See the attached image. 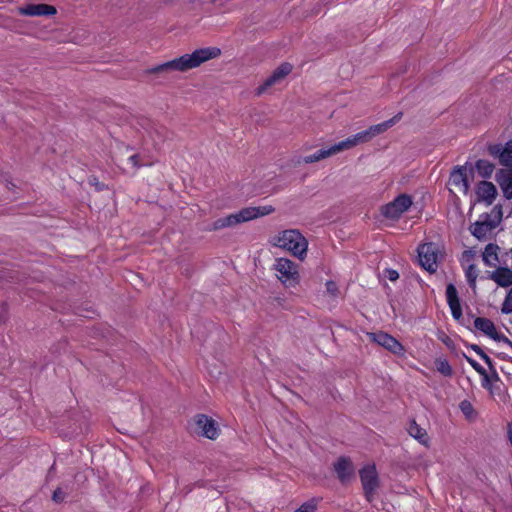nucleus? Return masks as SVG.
<instances>
[{
	"label": "nucleus",
	"mask_w": 512,
	"mask_h": 512,
	"mask_svg": "<svg viewBox=\"0 0 512 512\" xmlns=\"http://www.w3.org/2000/svg\"><path fill=\"white\" fill-rule=\"evenodd\" d=\"M465 277L470 287L475 288L478 277V269L474 264H470L465 269Z\"/></svg>",
	"instance_id": "bb28decb"
},
{
	"label": "nucleus",
	"mask_w": 512,
	"mask_h": 512,
	"mask_svg": "<svg viewBox=\"0 0 512 512\" xmlns=\"http://www.w3.org/2000/svg\"><path fill=\"white\" fill-rule=\"evenodd\" d=\"M316 509H317V501L315 499H311V500H308L307 502H304L294 512H315Z\"/></svg>",
	"instance_id": "c85d7f7f"
},
{
	"label": "nucleus",
	"mask_w": 512,
	"mask_h": 512,
	"mask_svg": "<svg viewBox=\"0 0 512 512\" xmlns=\"http://www.w3.org/2000/svg\"><path fill=\"white\" fill-rule=\"evenodd\" d=\"M370 338L378 345L397 356L404 355V346L393 336L385 332L371 333Z\"/></svg>",
	"instance_id": "f8f14e48"
},
{
	"label": "nucleus",
	"mask_w": 512,
	"mask_h": 512,
	"mask_svg": "<svg viewBox=\"0 0 512 512\" xmlns=\"http://www.w3.org/2000/svg\"><path fill=\"white\" fill-rule=\"evenodd\" d=\"M20 14L32 16V4H27L25 7L19 9Z\"/></svg>",
	"instance_id": "58836bf2"
},
{
	"label": "nucleus",
	"mask_w": 512,
	"mask_h": 512,
	"mask_svg": "<svg viewBox=\"0 0 512 512\" xmlns=\"http://www.w3.org/2000/svg\"><path fill=\"white\" fill-rule=\"evenodd\" d=\"M498 223L499 221L493 220L490 214L483 213L479 216V219L470 226L469 230L475 238L484 241L490 236Z\"/></svg>",
	"instance_id": "0eeeda50"
},
{
	"label": "nucleus",
	"mask_w": 512,
	"mask_h": 512,
	"mask_svg": "<svg viewBox=\"0 0 512 512\" xmlns=\"http://www.w3.org/2000/svg\"><path fill=\"white\" fill-rule=\"evenodd\" d=\"M272 212H274V207L271 205L245 207L235 213L216 219L212 222L209 229L211 231H217L225 228L235 227L241 223L269 215Z\"/></svg>",
	"instance_id": "f03ea898"
},
{
	"label": "nucleus",
	"mask_w": 512,
	"mask_h": 512,
	"mask_svg": "<svg viewBox=\"0 0 512 512\" xmlns=\"http://www.w3.org/2000/svg\"><path fill=\"white\" fill-rule=\"evenodd\" d=\"M491 279L501 287L512 285V270L507 267H498L491 274Z\"/></svg>",
	"instance_id": "6ab92c4d"
},
{
	"label": "nucleus",
	"mask_w": 512,
	"mask_h": 512,
	"mask_svg": "<svg viewBox=\"0 0 512 512\" xmlns=\"http://www.w3.org/2000/svg\"><path fill=\"white\" fill-rule=\"evenodd\" d=\"M195 432L205 438L214 440L219 436V426L215 420L204 414L194 417Z\"/></svg>",
	"instance_id": "6e6552de"
},
{
	"label": "nucleus",
	"mask_w": 512,
	"mask_h": 512,
	"mask_svg": "<svg viewBox=\"0 0 512 512\" xmlns=\"http://www.w3.org/2000/svg\"><path fill=\"white\" fill-rule=\"evenodd\" d=\"M498 249H499V247L492 243L488 244L485 247L484 252L482 254V258H483L484 263L487 266H490V267L496 266V264L498 262V253H497Z\"/></svg>",
	"instance_id": "5701e85b"
},
{
	"label": "nucleus",
	"mask_w": 512,
	"mask_h": 512,
	"mask_svg": "<svg viewBox=\"0 0 512 512\" xmlns=\"http://www.w3.org/2000/svg\"><path fill=\"white\" fill-rule=\"evenodd\" d=\"M465 359L478 374L487 378L486 370L475 359H473L469 356H466V355H465Z\"/></svg>",
	"instance_id": "7c9ffc66"
},
{
	"label": "nucleus",
	"mask_w": 512,
	"mask_h": 512,
	"mask_svg": "<svg viewBox=\"0 0 512 512\" xmlns=\"http://www.w3.org/2000/svg\"><path fill=\"white\" fill-rule=\"evenodd\" d=\"M501 312L503 314L512 313V288L509 290L508 294L506 295L502 303Z\"/></svg>",
	"instance_id": "c756f323"
},
{
	"label": "nucleus",
	"mask_w": 512,
	"mask_h": 512,
	"mask_svg": "<svg viewBox=\"0 0 512 512\" xmlns=\"http://www.w3.org/2000/svg\"><path fill=\"white\" fill-rule=\"evenodd\" d=\"M450 184L457 187L464 194L469 191V181L467 177V168L465 166H457L450 174Z\"/></svg>",
	"instance_id": "ddd939ff"
},
{
	"label": "nucleus",
	"mask_w": 512,
	"mask_h": 512,
	"mask_svg": "<svg viewBox=\"0 0 512 512\" xmlns=\"http://www.w3.org/2000/svg\"><path fill=\"white\" fill-rule=\"evenodd\" d=\"M509 440H510V442L512 444V429L509 430Z\"/></svg>",
	"instance_id": "ea45409f"
},
{
	"label": "nucleus",
	"mask_w": 512,
	"mask_h": 512,
	"mask_svg": "<svg viewBox=\"0 0 512 512\" xmlns=\"http://www.w3.org/2000/svg\"><path fill=\"white\" fill-rule=\"evenodd\" d=\"M477 173L482 178H489L491 177L493 171H494V165L490 163L488 160L480 159L476 162L475 165Z\"/></svg>",
	"instance_id": "393cba45"
},
{
	"label": "nucleus",
	"mask_w": 512,
	"mask_h": 512,
	"mask_svg": "<svg viewBox=\"0 0 512 512\" xmlns=\"http://www.w3.org/2000/svg\"><path fill=\"white\" fill-rule=\"evenodd\" d=\"M439 249L434 243H425L418 247V259L420 265L429 272H435L438 268Z\"/></svg>",
	"instance_id": "423d86ee"
},
{
	"label": "nucleus",
	"mask_w": 512,
	"mask_h": 512,
	"mask_svg": "<svg viewBox=\"0 0 512 512\" xmlns=\"http://www.w3.org/2000/svg\"><path fill=\"white\" fill-rule=\"evenodd\" d=\"M459 407L462 413L468 418L472 417V415L474 414V408L468 400H463L460 403Z\"/></svg>",
	"instance_id": "2f4dec72"
},
{
	"label": "nucleus",
	"mask_w": 512,
	"mask_h": 512,
	"mask_svg": "<svg viewBox=\"0 0 512 512\" xmlns=\"http://www.w3.org/2000/svg\"><path fill=\"white\" fill-rule=\"evenodd\" d=\"M221 50L217 47L196 49L190 54H184L178 58L159 64L147 70L148 73H164L170 71L185 72L196 68L202 63L220 56Z\"/></svg>",
	"instance_id": "f257e3e1"
},
{
	"label": "nucleus",
	"mask_w": 512,
	"mask_h": 512,
	"mask_svg": "<svg viewBox=\"0 0 512 512\" xmlns=\"http://www.w3.org/2000/svg\"><path fill=\"white\" fill-rule=\"evenodd\" d=\"M56 12V8L52 5L34 4V16H51Z\"/></svg>",
	"instance_id": "a878e982"
},
{
	"label": "nucleus",
	"mask_w": 512,
	"mask_h": 512,
	"mask_svg": "<svg viewBox=\"0 0 512 512\" xmlns=\"http://www.w3.org/2000/svg\"><path fill=\"white\" fill-rule=\"evenodd\" d=\"M52 499H53L56 503H61V502H63V501H64V499H65V493L61 490V488H57V489L53 492Z\"/></svg>",
	"instance_id": "f704fd0d"
},
{
	"label": "nucleus",
	"mask_w": 512,
	"mask_h": 512,
	"mask_svg": "<svg viewBox=\"0 0 512 512\" xmlns=\"http://www.w3.org/2000/svg\"><path fill=\"white\" fill-rule=\"evenodd\" d=\"M372 139V136L368 129L358 132L347 139L336 143V148L339 152L350 149L358 144L365 143Z\"/></svg>",
	"instance_id": "dca6fc26"
},
{
	"label": "nucleus",
	"mask_w": 512,
	"mask_h": 512,
	"mask_svg": "<svg viewBox=\"0 0 512 512\" xmlns=\"http://www.w3.org/2000/svg\"><path fill=\"white\" fill-rule=\"evenodd\" d=\"M407 430L409 435L416 439L420 444L428 446L429 437L427 431L424 428L420 427L414 420H412L409 423Z\"/></svg>",
	"instance_id": "aec40b11"
},
{
	"label": "nucleus",
	"mask_w": 512,
	"mask_h": 512,
	"mask_svg": "<svg viewBox=\"0 0 512 512\" xmlns=\"http://www.w3.org/2000/svg\"><path fill=\"white\" fill-rule=\"evenodd\" d=\"M476 195L480 202L491 205L497 196V189L492 182L481 181L476 187Z\"/></svg>",
	"instance_id": "4468645a"
},
{
	"label": "nucleus",
	"mask_w": 512,
	"mask_h": 512,
	"mask_svg": "<svg viewBox=\"0 0 512 512\" xmlns=\"http://www.w3.org/2000/svg\"><path fill=\"white\" fill-rule=\"evenodd\" d=\"M492 153H499V160L501 164L505 166L512 165V140L508 141L502 149L500 147H496Z\"/></svg>",
	"instance_id": "b1692460"
},
{
	"label": "nucleus",
	"mask_w": 512,
	"mask_h": 512,
	"mask_svg": "<svg viewBox=\"0 0 512 512\" xmlns=\"http://www.w3.org/2000/svg\"><path fill=\"white\" fill-rule=\"evenodd\" d=\"M292 71V65L290 63H282L278 66L273 73L265 79V81L257 87L255 93L257 96L265 93L270 87L273 85L280 83L286 76H288Z\"/></svg>",
	"instance_id": "9b49d317"
},
{
	"label": "nucleus",
	"mask_w": 512,
	"mask_h": 512,
	"mask_svg": "<svg viewBox=\"0 0 512 512\" xmlns=\"http://www.w3.org/2000/svg\"><path fill=\"white\" fill-rule=\"evenodd\" d=\"M359 474L365 496L368 501H371L374 491L378 486L377 470L374 465H367L360 470Z\"/></svg>",
	"instance_id": "1a4fd4ad"
},
{
	"label": "nucleus",
	"mask_w": 512,
	"mask_h": 512,
	"mask_svg": "<svg viewBox=\"0 0 512 512\" xmlns=\"http://www.w3.org/2000/svg\"><path fill=\"white\" fill-rule=\"evenodd\" d=\"M471 349L474 350L487 365L492 367V359L478 345H471Z\"/></svg>",
	"instance_id": "473e14b6"
},
{
	"label": "nucleus",
	"mask_w": 512,
	"mask_h": 512,
	"mask_svg": "<svg viewBox=\"0 0 512 512\" xmlns=\"http://www.w3.org/2000/svg\"><path fill=\"white\" fill-rule=\"evenodd\" d=\"M401 117H402V113L399 112L398 114H396L394 117H392L389 120H386L382 123L370 126L368 128V130H369L372 138L375 137L376 135H379V134L385 132L389 128H391L393 125H395L401 119Z\"/></svg>",
	"instance_id": "412c9836"
},
{
	"label": "nucleus",
	"mask_w": 512,
	"mask_h": 512,
	"mask_svg": "<svg viewBox=\"0 0 512 512\" xmlns=\"http://www.w3.org/2000/svg\"><path fill=\"white\" fill-rule=\"evenodd\" d=\"M89 183L93 186H95V188L98 190V191H102L105 189V185L101 182L98 181L97 178H92L89 180Z\"/></svg>",
	"instance_id": "4c0bfd02"
},
{
	"label": "nucleus",
	"mask_w": 512,
	"mask_h": 512,
	"mask_svg": "<svg viewBox=\"0 0 512 512\" xmlns=\"http://www.w3.org/2000/svg\"><path fill=\"white\" fill-rule=\"evenodd\" d=\"M446 298L453 318L455 320H459L462 316V309L460 305V300L458 298L457 289L453 284L447 285Z\"/></svg>",
	"instance_id": "f3484780"
},
{
	"label": "nucleus",
	"mask_w": 512,
	"mask_h": 512,
	"mask_svg": "<svg viewBox=\"0 0 512 512\" xmlns=\"http://www.w3.org/2000/svg\"><path fill=\"white\" fill-rule=\"evenodd\" d=\"M413 204L412 197L400 194L393 201L381 207V215L389 220H398Z\"/></svg>",
	"instance_id": "39448f33"
},
{
	"label": "nucleus",
	"mask_w": 512,
	"mask_h": 512,
	"mask_svg": "<svg viewBox=\"0 0 512 512\" xmlns=\"http://www.w3.org/2000/svg\"><path fill=\"white\" fill-rule=\"evenodd\" d=\"M384 276L387 277L390 281H396L399 278V273L395 269H385Z\"/></svg>",
	"instance_id": "72a5a7b5"
},
{
	"label": "nucleus",
	"mask_w": 512,
	"mask_h": 512,
	"mask_svg": "<svg viewBox=\"0 0 512 512\" xmlns=\"http://www.w3.org/2000/svg\"><path fill=\"white\" fill-rule=\"evenodd\" d=\"M497 182L506 199H512V170L497 177Z\"/></svg>",
	"instance_id": "4be33fe9"
},
{
	"label": "nucleus",
	"mask_w": 512,
	"mask_h": 512,
	"mask_svg": "<svg viewBox=\"0 0 512 512\" xmlns=\"http://www.w3.org/2000/svg\"><path fill=\"white\" fill-rule=\"evenodd\" d=\"M128 161L131 163V165L135 168V169H139L142 165L139 163V157L137 154H134V155H131L129 158H128Z\"/></svg>",
	"instance_id": "e433bc0d"
},
{
	"label": "nucleus",
	"mask_w": 512,
	"mask_h": 512,
	"mask_svg": "<svg viewBox=\"0 0 512 512\" xmlns=\"http://www.w3.org/2000/svg\"><path fill=\"white\" fill-rule=\"evenodd\" d=\"M474 326L487 337L497 342H503L506 345L512 347V341L509 340L505 335L498 333L494 323L490 319L477 317L474 319Z\"/></svg>",
	"instance_id": "9d476101"
},
{
	"label": "nucleus",
	"mask_w": 512,
	"mask_h": 512,
	"mask_svg": "<svg viewBox=\"0 0 512 512\" xmlns=\"http://www.w3.org/2000/svg\"><path fill=\"white\" fill-rule=\"evenodd\" d=\"M337 153H339V150L336 148V144H334L330 147L322 148L313 154L302 157L300 162L311 164L329 158Z\"/></svg>",
	"instance_id": "a211bd4d"
},
{
	"label": "nucleus",
	"mask_w": 512,
	"mask_h": 512,
	"mask_svg": "<svg viewBox=\"0 0 512 512\" xmlns=\"http://www.w3.org/2000/svg\"><path fill=\"white\" fill-rule=\"evenodd\" d=\"M272 270L275 272L276 278L285 287H295L300 282L298 265L288 258L275 259Z\"/></svg>",
	"instance_id": "20e7f679"
},
{
	"label": "nucleus",
	"mask_w": 512,
	"mask_h": 512,
	"mask_svg": "<svg viewBox=\"0 0 512 512\" xmlns=\"http://www.w3.org/2000/svg\"><path fill=\"white\" fill-rule=\"evenodd\" d=\"M271 244L290 252L299 260H304L307 254L308 241L299 230L296 229H288L279 232L272 238Z\"/></svg>",
	"instance_id": "7ed1b4c3"
},
{
	"label": "nucleus",
	"mask_w": 512,
	"mask_h": 512,
	"mask_svg": "<svg viewBox=\"0 0 512 512\" xmlns=\"http://www.w3.org/2000/svg\"><path fill=\"white\" fill-rule=\"evenodd\" d=\"M326 289L330 294L334 296L337 294L338 291L336 283L332 280L326 282Z\"/></svg>",
	"instance_id": "c9c22d12"
},
{
	"label": "nucleus",
	"mask_w": 512,
	"mask_h": 512,
	"mask_svg": "<svg viewBox=\"0 0 512 512\" xmlns=\"http://www.w3.org/2000/svg\"><path fill=\"white\" fill-rule=\"evenodd\" d=\"M436 368L439 373L447 377H450L453 373L452 367L446 359H437Z\"/></svg>",
	"instance_id": "cd10ccee"
},
{
	"label": "nucleus",
	"mask_w": 512,
	"mask_h": 512,
	"mask_svg": "<svg viewBox=\"0 0 512 512\" xmlns=\"http://www.w3.org/2000/svg\"><path fill=\"white\" fill-rule=\"evenodd\" d=\"M334 470L341 482L349 481L354 475V466L347 457H340L334 464Z\"/></svg>",
	"instance_id": "2eb2a0df"
}]
</instances>
